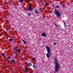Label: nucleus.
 Returning a JSON list of instances; mask_svg holds the SVG:
<instances>
[{"label": "nucleus", "instance_id": "obj_1", "mask_svg": "<svg viewBox=\"0 0 73 73\" xmlns=\"http://www.w3.org/2000/svg\"><path fill=\"white\" fill-rule=\"evenodd\" d=\"M55 70L56 72H58L60 70V65L58 64V60L57 59H55Z\"/></svg>", "mask_w": 73, "mask_h": 73}, {"label": "nucleus", "instance_id": "obj_2", "mask_svg": "<svg viewBox=\"0 0 73 73\" xmlns=\"http://www.w3.org/2000/svg\"><path fill=\"white\" fill-rule=\"evenodd\" d=\"M54 14L56 15L58 17H59V16H60L61 14L59 11L58 10L55 9L54 11Z\"/></svg>", "mask_w": 73, "mask_h": 73}, {"label": "nucleus", "instance_id": "obj_3", "mask_svg": "<svg viewBox=\"0 0 73 73\" xmlns=\"http://www.w3.org/2000/svg\"><path fill=\"white\" fill-rule=\"evenodd\" d=\"M46 48L47 49V53H50V48L48 46H46Z\"/></svg>", "mask_w": 73, "mask_h": 73}, {"label": "nucleus", "instance_id": "obj_4", "mask_svg": "<svg viewBox=\"0 0 73 73\" xmlns=\"http://www.w3.org/2000/svg\"><path fill=\"white\" fill-rule=\"evenodd\" d=\"M51 54L50 52L47 53V54H46V56L48 58H49L50 57V56Z\"/></svg>", "mask_w": 73, "mask_h": 73}, {"label": "nucleus", "instance_id": "obj_5", "mask_svg": "<svg viewBox=\"0 0 73 73\" xmlns=\"http://www.w3.org/2000/svg\"><path fill=\"white\" fill-rule=\"evenodd\" d=\"M41 35L42 37H46V35L45 34V33H44L41 34Z\"/></svg>", "mask_w": 73, "mask_h": 73}, {"label": "nucleus", "instance_id": "obj_6", "mask_svg": "<svg viewBox=\"0 0 73 73\" xmlns=\"http://www.w3.org/2000/svg\"><path fill=\"white\" fill-rule=\"evenodd\" d=\"M29 11H32L33 10V9H32V6L30 5L29 8Z\"/></svg>", "mask_w": 73, "mask_h": 73}, {"label": "nucleus", "instance_id": "obj_7", "mask_svg": "<svg viewBox=\"0 0 73 73\" xmlns=\"http://www.w3.org/2000/svg\"><path fill=\"white\" fill-rule=\"evenodd\" d=\"M25 68L26 72L27 73H28V68L27 67H25Z\"/></svg>", "mask_w": 73, "mask_h": 73}, {"label": "nucleus", "instance_id": "obj_8", "mask_svg": "<svg viewBox=\"0 0 73 73\" xmlns=\"http://www.w3.org/2000/svg\"><path fill=\"white\" fill-rule=\"evenodd\" d=\"M33 67L34 68V69H36V68H37V66L36 65L34 64L33 66Z\"/></svg>", "mask_w": 73, "mask_h": 73}, {"label": "nucleus", "instance_id": "obj_9", "mask_svg": "<svg viewBox=\"0 0 73 73\" xmlns=\"http://www.w3.org/2000/svg\"><path fill=\"white\" fill-rule=\"evenodd\" d=\"M35 13H36V14H38V12L37 11V10L36 9L35 10Z\"/></svg>", "mask_w": 73, "mask_h": 73}, {"label": "nucleus", "instance_id": "obj_10", "mask_svg": "<svg viewBox=\"0 0 73 73\" xmlns=\"http://www.w3.org/2000/svg\"><path fill=\"white\" fill-rule=\"evenodd\" d=\"M56 8H60V5H57L56 6Z\"/></svg>", "mask_w": 73, "mask_h": 73}, {"label": "nucleus", "instance_id": "obj_11", "mask_svg": "<svg viewBox=\"0 0 73 73\" xmlns=\"http://www.w3.org/2000/svg\"><path fill=\"white\" fill-rule=\"evenodd\" d=\"M28 66H32V64L31 63H29L28 64Z\"/></svg>", "mask_w": 73, "mask_h": 73}, {"label": "nucleus", "instance_id": "obj_12", "mask_svg": "<svg viewBox=\"0 0 73 73\" xmlns=\"http://www.w3.org/2000/svg\"><path fill=\"white\" fill-rule=\"evenodd\" d=\"M18 51L19 53L21 52V50H20V49H18Z\"/></svg>", "mask_w": 73, "mask_h": 73}, {"label": "nucleus", "instance_id": "obj_13", "mask_svg": "<svg viewBox=\"0 0 73 73\" xmlns=\"http://www.w3.org/2000/svg\"><path fill=\"white\" fill-rule=\"evenodd\" d=\"M32 60H33V61H35V60H36V59L35 58H33Z\"/></svg>", "mask_w": 73, "mask_h": 73}, {"label": "nucleus", "instance_id": "obj_14", "mask_svg": "<svg viewBox=\"0 0 73 73\" xmlns=\"http://www.w3.org/2000/svg\"><path fill=\"white\" fill-rule=\"evenodd\" d=\"M64 27H65V28H67L68 27V26L66 25V24L64 23Z\"/></svg>", "mask_w": 73, "mask_h": 73}, {"label": "nucleus", "instance_id": "obj_15", "mask_svg": "<svg viewBox=\"0 0 73 73\" xmlns=\"http://www.w3.org/2000/svg\"><path fill=\"white\" fill-rule=\"evenodd\" d=\"M23 42H24V44H27V42H26L25 41V40H23Z\"/></svg>", "mask_w": 73, "mask_h": 73}, {"label": "nucleus", "instance_id": "obj_16", "mask_svg": "<svg viewBox=\"0 0 73 73\" xmlns=\"http://www.w3.org/2000/svg\"><path fill=\"white\" fill-rule=\"evenodd\" d=\"M12 40H13V39H9V41H12Z\"/></svg>", "mask_w": 73, "mask_h": 73}, {"label": "nucleus", "instance_id": "obj_17", "mask_svg": "<svg viewBox=\"0 0 73 73\" xmlns=\"http://www.w3.org/2000/svg\"><path fill=\"white\" fill-rule=\"evenodd\" d=\"M20 1L21 3H23V0H20Z\"/></svg>", "mask_w": 73, "mask_h": 73}, {"label": "nucleus", "instance_id": "obj_18", "mask_svg": "<svg viewBox=\"0 0 73 73\" xmlns=\"http://www.w3.org/2000/svg\"><path fill=\"white\" fill-rule=\"evenodd\" d=\"M4 55H5V54H4V53H2V56H4Z\"/></svg>", "mask_w": 73, "mask_h": 73}, {"label": "nucleus", "instance_id": "obj_19", "mask_svg": "<svg viewBox=\"0 0 73 73\" xmlns=\"http://www.w3.org/2000/svg\"><path fill=\"white\" fill-rule=\"evenodd\" d=\"M54 42V45H55V46H56V43L55 42Z\"/></svg>", "mask_w": 73, "mask_h": 73}, {"label": "nucleus", "instance_id": "obj_20", "mask_svg": "<svg viewBox=\"0 0 73 73\" xmlns=\"http://www.w3.org/2000/svg\"><path fill=\"white\" fill-rule=\"evenodd\" d=\"M12 62H15V60H12Z\"/></svg>", "mask_w": 73, "mask_h": 73}, {"label": "nucleus", "instance_id": "obj_21", "mask_svg": "<svg viewBox=\"0 0 73 73\" xmlns=\"http://www.w3.org/2000/svg\"><path fill=\"white\" fill-rule=\"evenodd\" d=\"M46 5H48V4L47 3H45Z\"/></svg>", "mask_w": 73, "mask_h": 73}, {"label": "nucleus", "instance_id": "obj_22", "mask_svg": "<svg viewBox=\"0 0 73 73\" xmlns=\"http://www.w3.org/2000/svg\"><path fill=\"white\" fill-rule=\"evenodd\" d=\"M39 10H40V11H41V10H42V8H41L40 7V8L39 9Z\"/></svg>", "mask_w": 73, "mask_h": 73}, {"label": "nucleus", "instance_id": "obj_23", "mask_svg": "<svg viewBox=\"0 0 73 73\" xmlns=\"http://www.w3.org/2000/svg\"><path fill=\"white\" fill-rule=\"evenodd\" d=\"M8 58H9L10 59V58H11V56H8Z\"/></svg>", "mask_w": 73, "mask_h": 73}, {"label": "nucleus", "instance_id": "obj_24", "mask_svg": "<svg viewBox=\"0 0 73 73\" xmlns=\"http://www.w3.org/2000/svg\"><path fill=\"white\" fill-rule=\"evenodd\" d=\"M28 15H29V16H30V15H31V14H30V13H29L28 14Z\"/></svg>", "mask_w": 73, "mask_h": 73}, {"label": "nucleus", "instance_id": "obj_25", "mask_svg": "<svg viewBox=\"0 0 73 73\" xmlns=\"http://www.w3.org/2000/svg\"><path fill=\"white\" fill-rule=\"evenodd\" d=\"M15 55L16 56H18V54H15Z\"/></svg>", "mask_w": 73, "mask_h": 73}, {"label": "nucleus", "instance_id": "obj_26", "mask_svg": "<svg viewBox=\"0 0 73 73\" xmlns=\"http://www.w3.org/2000/svg\"><path fill=\"white\" fill-rule=\"evenodd\" d=\"M55 27H56V28H57V25H55Z\"/></svg>", "mask_w": 73, "mask_h": 73}, {"label": "nucleus", "instance_id": "obj_27", "mask_svg": "<svg viewBox=\"0 0 73 73\" xmlns=\"http://www.w3.org/2000/svg\"><path fill=\"white\" fill-rule=\"evenodd\" d=\"M16 48H17V47H15V48H14V50H15V49H16Z\"/></svg>", "mask_w": 73, "mask_h": 73}, {"label": "nucleus", "instance_id": "obj_28", "mask_svg": "<svg viewBox=\"0 0 73 73\" xmlns=\"http://www.w3.org/2000/svg\"><path fill=\"white\" fill-rule=\"evenodd\" d=\"M7 61H8V62L9 61V60H7Z\"/></svg>", "mask_w": 73, "mask_h": 73}, {"label": "nucleus", "instance_id": "obj_29", "mask_svg": "<svg viewBox=\"0 0 73 73\" xmlns=\"http://www.w3.org/2000/svg\"><path fill=\"white\" fill-rule=\"evenodd\" d=\"M63 7H64V5H63Z\"/></svg>", "mask_w": 73, "mask_h": 73}, {"label": "nucleus", "instance_id": "obj_30", "mask_svg": "<svg viewBox=\"0 0 73 73\" xmlns=\"http://www.w3.org/2000/svg\"><path fill=\"white\" fill-rule=\"evenodd\" d=\"M57 1H59L60 0H56Z\"/></svg>", "mask_w": 73, "mask_h": 73}, {"label": "nucleus", "instance_id": "obj_31", "mask_svg": "<svg viewBox=\"0 0 73 73\" xmlns=\"http://www.w3.org/2000/svg\"><path fill=\"white\" fill-rule=\"evenodd\" d=\"M41 1H42V0H40Z\"/></svg>", "mask_w": 73, "mask_h": 73}, {"label": "nucleus", "instance_id": "obj_32", "mask_svg": "<svg viewBox=\"0 0 73 73\" xmlns=\"http://www.w3.org/2000/svg\"><path fill=\"white\" fill-rule=\"evenodd\" d=\"M14 63H16V62H14Z\"/></svg>", "mask_w": 73, "mask_h": 73}, {"label": "nucleus", "instance_id": "obj_33", "mask_svg": "<svg viewBox=\"0 0 73 73\" xmlns=\"http://www.w3.org/2000/svg\"><path fill=\"white\" fill-rule=\"evenodd\" d=\"M0 66H1V65H0Z\"/></svg>", "mask_w": 73, "mask_h": 73}]
</instances>
